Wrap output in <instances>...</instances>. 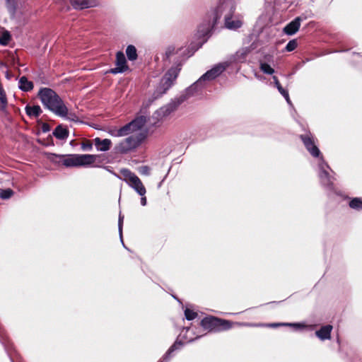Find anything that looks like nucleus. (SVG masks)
<instances>
[{"instance_id":"1","label":"nucleus","mask_w":362,"mask_h":362,"mask_svg":"<svg viewBox=\"0 0 362 362\" xmlns=\"http://www.w3.org/2000/svg\"><path fill=\"white\" fill-rule=\"evenodd\" d=\"M185 100L186 97L179 96L157 110L151 117H137V146L144 142L153 133L154 128L159 127L163 120Z\"/></svg>"},{"instance_id":"2","label":"nucleus","mask_w":362,"mask_h":362,"mask_svg":"<svg viewBox=\"0 0 362 362\" xmlns=\"http://www.w3.org/2000/svg\"><path fill=\"white\" fill-rule=\"evenodd\" d=\"M38 95L42 104L55 115L71 120L75 119V115L69 114L68 108L54 90L46 88H42Z\"/></svg>"},{"instance_id":"3","label":"nucleus","mask_w":362,"mask_h":362,"mask_svg":"<svg viewBox=\"0 0 362 362\" xmlns=\"http://www.w3.org/2000/svg\"><path fill=\"white\" fill-rule=\"evenodd\" d=\"M235 7L228 1L223 0L214 10V21L217 23L218 20L223 16L225 27L229 30H237L243 25V20L240 16H234Z\"/></svg>"},{"instance_id":"4","label":"nucleus","mask_w":362,"mask_h":362,"mask_svg":"<svg viewBox=\"0 0 362 362\" xmlns=\"http://www.w3.org/2000/svg\"><path fill=\"white\" fill-rule=\"evenodd\" d=\"M180 71V68L177 66L170 68L165 74L154 90L152 99L150 100L151 103L167 93V91L174 85L179 75Z\"/></svg>"},{"instance_id":"5","label":"nucleus","mask_w":362,"mask_h":362,"mask_svg":"<svg viewBox=\"0 0 362 362\" xmlns=\"http://www.w3.org/2000/svg\"><path fill=\"white\" fill-rule=\"evenodd\" d=\"M201 325L204 329L209 331H220L231 327V322L214 317H207L201 321Z\"/></svg>"},{"instance_id":"6","label":"nucleus","mask_w":362,"mask_h":362,"mask_svg":"<svg viewBox=\"0 0 362 362\" xmlns=\"http://www.w3.org/2000/svg\"><path fill=\"white\" fill-rule=\"evenodd\" d=\"M319 168V177L321 183L327 188H332L333 185L334 178L329 175L327 170H329L330 168L328 164L325 161L323 157L321 156L319 159L318 163Z\"/></svg>"},{"instance_id":"7","label":"nucleus","mask_w":362,"mask_h":362,"mask_svg":"<svg viewBox=\"0 0 362 362\" xmlns=\"http://www.w3.org/2000/svg\"><path fill=\"white\" fill-rule=\"evenodd\" d=\"M229 66L230 63L226 62L217 64L203 74L199 78L205 84L206 81H212L220 76Z\"/></svg>"},{"instance_id":"8","label":"nucleus","mask_w":362,"mask_h":362,"mask_svg":"<svg viewBox=\"0 0 362 362\" xmlns=\"http://www.w3.org/2000/svg\"><path fill=\"white\" fill-rule=\"evenodd\" d=\"M305 147L308 151L315 158H320V151L315 145L313 136L310 134L300 136Z\"/></svg>"},{"instance_id":"9","label":"nucleus","mask_w":362,"mask_h":362,"mask_svg":"<svg viewBox=\"0 0 362 362\" xmlns=\"http://www.w3.org/2000/svg\"><path fill=\"white\" fill-rule=\"evenodd\" d=\"M214 11H213L211 13L209 14L207 19L198 27L197 35L199 37L201 38L206 37L216 24V23H214Z\"/></svg>"},{"instance_id":"10","label":"nucleus","mask_w":362,"mask_h":362,"mask_svg":"<svg viewBox=\"0 0 362 362\" xmlns=\"http://www.w3.org/2000/svg\"><path fill=\"white\" fill-rule=\"evenodd\" d=\"M116 67L111 69L109 72L113 74L119 73H123L128 70V66L127 65V60L124 54L122 52H118L116 54L115 61Z\"/></svg>"},{"instance_id":"11","label":"nucleus","mask_w":362,"mask_h":362,"mask_svg":"<svg viewBox=\"0 0 362 362\" xmlns=\"http://www.w3.org/2000/svg\"><path fill=\"white\" fill-rule=\"evenodd\" d=\"M250 52L251 49L250 47H242L234 54H232L226 62L230 63V65L233 63H243L246 60L247 56Z\"/></svg>"},{"instance_id":"12","label":"nucleus","mask_w":362,"mask_h":362,"mask_svg":"<svg viewBox=\"0 0 362 362\" xmlns=\"http://www.w3.org/2000/svg\"><path fill=\"white\" fill-rule=\"evenodd\" d=\"M135 146L136 138L134 136H130L118 144L116 146L115 149L117 152L119 153H127Z\"/></svg>"},{"instance_id":"13","label":"nucleus","mask_w":362,"mask_h":362,"mask_svg":"<svg viewBox=\"0 0 362 362\" xmlns=\"http://www.w3.org/2000/svg\"><path fill=\"white\" fill-rule=\"evenodd\" d=\"M98 156L92 154H77L78 167H90Z\"/></svg>"},{"instance_id":"14","label":"nucleus","mask_w":362,"mask_h":362,"mask_svg":"<svg viewBox=\"0 0 362 362\" xmlns=\"http://www.w3.org/2000/svg\"><path fill=\"white\" fill-rule=\"evenodd\" d=\"M136 131V121L134 119L119 130L111 131V135L114 136H124L132 134Z\"/></svg>"},{"instance_id":"15","label":"nucleus","mask_w":362,"mask_h":362,"mask_svg":"<svg viewBox=\"0 0 362 362\" xmlns=\"http://www.w3.org/2000/svg\"><path fill=\"white\" fill-rule=\"evenodd\" d=\"M204 86H205V84L202 82V81L200 78H199L192 86L188 87L185 90L184 94L181 95L180 96L186 97V100H187L189 97L194 95L195 93L200 91L204 87Z\"/></svg>"},{"instance_id":"16","label":"nucleus","mask_w":362,"mask_h":362,"mask_svg":"<svg viewBox=\"0 0 362 362\" xmlns=\"http://www.w3.org/2000/svg\"><path fill=\"white\" fill-rule=\"evenodd\" d=\"M300 21V17L296 18L284 28V33L288 35L295 34L299 30Z\"/></svg>"},{"instance_id":"17","label":"nucleus","mask_w":362,"mask_h":362,"mask_svg":"<svg viewBox=\"0 0 362 362\" xmlns=\"http://www.w3.org/2000/svg\"><path fill=\"white\" fill-rule=\"evenodd\" d=\"M332 326L330 325L322 326L319 330L315 332V335L321 340L329 339Z\"/></svg>"},{"instance_id":"18","label":"nucleus","mask_w":362,"mask_h":362,"mask_svg":"<svg viewBox=\"0 0 362 362\" xmlns=\"http://www.w3.org/2000/svg\"><path fill=\"white\" fill-rule=\"evenodd\" d=\"M120 176L123 178L132 188L136 189V177L133 173L127 169H122L120 171Z\"/></svg>"},{"instance_id":"19","label":"nucleus","mask_w":362,"mask_h":362,"mask_svg":"<svg viewBox=\"0 0 362 362\" xmlns=\"http://www.w3.org/2000/svg\"><path fill=\"white\" fill-rule=\"evenodd\" d=\"M73 6L78 9L93 7L95 6L94 0H71Z\"/></svg>"},{"instance_id":"20","label":"nucleus","mask_w":362,"mask_h":362,"mask_svg":"<svg viewBox=\"0 0 362 362\" xmlns=\"http://www.w3.org/2000/svg\"><path fill=\"white\" fill-rule=\"evenodd\" d=\"M94 144L97 147L98 150L100 151H106L110 149L112 142L108 139L101 140L99 138H95L94 139Z\"/></svg>"},{"instance_id":"21","label":"nucleus","mask_w":362,"mask_h":362,"mask_svg":"<svg viewBox=\"0 0 362 362\" xmlns=\"http://www.w3.org/2000/svg\"><path fill=\"white\" fill-rule=\"evenodd\" d=\"M62 163L66 167H78L77 154L62 156Z\"/></svg>"},{"instance_id":"22","label":"nucleus","mask_w":362,"mask_h":362,"mask_svg":"<svg viewBox=\"0 0 362 362\" xmlns=\"http://www.w3.org/2000/svg\"><path fill=\"white\" fill-rule=\"evenodd\" d=\"M272 79L279 92L284 96L288 104L291 105V101L290 100L288 91L281 86L276 76H274Z\"/></svg>"},{"instance_id":"23","label":"nucleus","mask_w":362,"mask_h":362,"mask_svg":"<svg viewBox=\"0 0 362 362\" xmlns=\"http://www.w3.org/2000/svg\"><path fill=\"white\" fill-rule=\"evenodd\" d=\"M183 344L181 341H176L168 350V351L165 353V354L163 356V360H169L173 352H174L176 350L180 349L182 346Z\"/></svg>"},{"instance_id":"24","label":"nucleus","mask_w":362,"mask_h":362,"mask_svg":"<svg viewBox=\"0 0 362 362\" xmlns=\"http://www.w3.org/2000/svg\"><path fill=\"white\" fill-rule=\"evenodd\" d=\"M33 87V83L28 81L26 77L23 76L19 80V88L25 91L30 90Z\"/></svg>"},{"instance_id":"25","label":"nucleus","mask_w":362,"mask_h":362,"mask_svg":"<svg viewBox=\"0 0 362 362\" xmlns=\"http://www.w3.org/2000/svg\"><path fill=\"white\" fill-rule=\"evenodd\" d=\"M25 111H26V113L29 116H32V117H37L42 112L41 108L39 105H34V106H28V105L25 107Z\"/></svg>"},{"instance_id":"26","label":"nucleus","mask_w":362,"mask_h":362,"mask_svg":"<svg viewBox=\"0 0 362 362\" xmlns=\"http://www.w3.org/2000/svg\"><path fill=\"white\" fill-rule=\"evenodd\" d=\"M53 134L55 137L59 139H64L68 136V131L62 126H58Z\"/></svg>"},{"instance_id":"27","label":"nucleus","mask_w":362,"mask_h":362,"mask_svg":"<svg viewBox=\"0 0 362 362\" xmlns=\"http://www.w3.org/2000/svg\"><path fill=\"white\" fill-rule=\"evenodd\" d=\"M11 39L9 33L6 30H0V44L2 45H6Z\"/></svg>"},{"instance_id":"28","label":"nucleus","mask_w":362,"mask_h":362,"mask_svg":"<svg viewBox=\"0 0 362 362\" xmlns=\"http://www.w3.org/2000/svg\"><path fill=\"white\" fill-rule=\"evenodd\" d=\"M259 69L266 74L272 75L274 73V69L266 62H260Z\"/></svg>"},{"instance_id":"29","label":"nucleus","mask_w":362,"mask_h":362,"mask_svg":"<svg viewBox=\"0 0 362 362\" xmlns=\"http://www.w3.org/2000/svg\"><path fill=\"white\" fill-rule=\"evenodd\" d=\"M126 53L129 60L136 59V47L134 45H129L127 48Z\"/></svg>"},{"instance_id":"30","label":"nucleus","mask_w":362,"mask_h":362,"mask_svg":"<svg viewBox=\"0 0 362 362\" xmlns=\"http://www.w3.org/2000/svg\"><path fill=\"white\" fill-rule=\"evenodd\" d=\"M269 327H276L279 326H290V327H294L296 328H300L304 327L305 326L303 325H301L300 323H273L269 325Z\"/></svg>"},{"instance_id":"31","label":"nucleus","mask_w":362,"mask_h":362,"mask_svg":"<svg viewBox=\"0 0 362 362\" xmlns=\"http://www.w3.org/2000/svg\"><path fill=\"white\" fill-rule=\"evenodd\" d=\"M349 206L352 209H362V201L359 198H354L349 202Z\"/></svg>"},{"instance_id":"32","label":"nucleus","mask_w":362,"mask_h":362,"mask_svg":"<svg viewBox=\"0 0 362 362\" xmlns=\"http://www.w3.org/2000/svg\"><path fill=\"white\" fill-rule=\"evenodd\" d=\"M146 191L141 180L137 177V194L140 196H145Z\"/></svg>"},{"instance_id":"33","label":"nucleus","mask_w":362,"mask_h":362,"mask_svg":"<svg viewBox=\"0 0 362 362\" xmlns=\"http://www.w3.org/2000/svg\"><path fill=\"white\" fill-rule=\"evenodd\" d=\"M185 318L187 320H192L197 317V313L189 308H187L185 310Z\"/></svg>"},{"instance_id":"34","label":"nucleus","mask_w":362,"mask_h":362,"mask_svg":"<svg viewBox=\"0 0 362 362\" xmlns=\"http://www.w3.org/2000/svg\"><path fill=\"white\" fill-rule=\"evenodd\" d=\"M297 47V42L296 40H290L288 44L286 45L285 49L287 52H292Z\"/></svg>"},{"instance_id":"35","label":"nucleus","mask_w":362,"mask_h":362,"mask_svg":"<svg viewBox=\"0 0 362 362\" xmlns=\"http://www.w3.org/2000/svg\"><path fill=\"white\" fill-rule=\"evenodd\" d=\"M12 194H13V191L10 189L1 190L0 192V197L2 199H8L12 196Z\"/></svg>"},{"instance_id":"36","label":"nucleus","mask_w":362,"mask_h":362,"mask_svg":"<svg viewBox=\"0 0 362 362\" xmlns=\"http://www.w3.org/2000/svg\"><path fill=\"white\" fill-rule=\"evenodd\" d=\"M151 169L148 166L144 165L139 168V173L142 175H149Z\"/></svg>"},{"instance_id":"37","label":"nucleus","mask_w":362,"mask_h":362,"mask_svg":"<svg viewBox=\"0 0 362 362\" xmlns=\"http://www.w3.org/2000/svg\"><path fill=\"white\" fill-rule=\"evenodd\" d=\"M175 52V47L173 46L168 47L165 52V59H168L170 56H172Z\"/></svg>"},{"instance_id":"38","label":"nucleus","mask_w":362,"mask_h":362,"mask_svg":"<svg viewBox=\"0 0 362 362\" xmlns=\"http://www.w3.org/2000/svg\"><path fill=\"white\" fill-rule=\"evenodd\" d=\"M92 144L90 141L83 142L81 145V148L83 150H91L92 149Z\"/></svg>"},{"instance_id":"39","label":"nucleus","mask_w":362,"mask_h":362,"mask_svg":"<svg viewBox=\"0 0 362 362\" xmlns=\"http://www.w3.org/2000/svg\"><path fill=\"white\" fill-rule=\"evenodd\" d=\"M122 220H123V218L121 216H119V230L120 236H122Z\"/></svg>"},{"instance_id":"40","label":"nucleus","mask_w":362,"mask_h":362,"mask_svg":"<svg viewBox=\"0 0 362 362\" xmlns=\"http://www.w3.org/2000/svg\"><path fill=\"white\" fill-rule=\"evenodd\" d=\"M141 204L142 206H146V197L145 196H141Z\"/></svg>"},{"instance_id":"41","label":"nucleus","mask_w":362,"mask_h":362,"mask_svg":"<svg viewBox=\"0 0 362 362\" xmlns=\"http://www.w3.org/2000/svg\"><path fill=\"white\" fill-rule=\"evenodd\" d=\"M6 78H10V75H9L8 73L6 74Z\"/></svg>"},{"instance_id":"42","label":"nucleus","mask_w":362,"mask_h":362,"mask_svg":"<svg viewBox=\"0 0 362 362\" xmlns=\"http://www.w3.org/2000/svg\"><path fill=\"white\" fill-rule=\"evenodd\" d=\"M163 361H164V360H163V359H162V361H160V362H163Z\"/></svg>"}]
</instances>
